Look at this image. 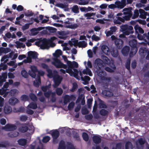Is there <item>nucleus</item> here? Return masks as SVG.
Segmentation results:
<instances>
[{"mask_svg": "<svg viewBox=\"0 0 149 149\" xmlns=\"http://www.w3.org/2000/svg\"><path fill=\"white\" fill-rule=\"evenodd\" d=\"M93 66L96 69V72L97 74L100 77L101 79L107 81V82L105 83V84L106 87H108L109 84L111 81V79L110 77L105 76L106 73L102 68L104 66L103 61L99 58L96 59L95 61Z\"/></svg>", "mask_w": 149, "mask_h": 149, "instance_id": "f257e3e1", "label": "nucleus"}, {"mask_svg": "<svg viewBox=\"0 0 149 149\" xmlns=\"http://www.w3.org/2000/svg\"><path fill=\"white\" fill-rule=\"evenodd\" d=\"M49 67L47 65V72L48 74H47V76L50 78H53L54 82V84L53 85L54 88L57 87L61 83L62 80V77L59 76L57 71L54 70L52 72V71L48 69Z\"/></svg>", "mask_w": 149, "mask_h": 149, "instance_id": "f03ea898", "label": "nucleus"}, {"mask_svg": "<svg viewBox=\"0 0 149 149\" xmlns=\"http://www.w3.org/2000/svg\"><path fill=\"white\" fill-rule=\"evenodd\" d=\"M120 28L123 33L126 35H128L134 33L133 28L132 26L123 25L120 26Z\"/></svg>", "mask_w": 149, "mask_h": 149, "instance_id": "7ed1b4c3", "label": "nucleus"}, {"mask_svg": "<svg viewBox=\"0 0 149 149\" xmlns=\"http://www.w3.org/2000/svg\"><path fill=\"white\" fill-rule=\"evenodd\" d=\"M35 45L42 49H45L47 46V40L45 38H41L35 42Z\"/></svg>", "mask_w": 149, "mask_h": 149, "instance_id": "20e7f679", "label": "nucleus"}, {"mask_svg": "<svg viewBox=\"0 0 149 149\" xmlns=\"http://www.w3.org/2000/svg\"><path fill=\"white\" fill-rule=\"evenodd\" d=\"M9 58L8 56L7 55H5L3 56L1 59V67H2V69L4 70L7 68V66L4 65V63H6L8 61V58Z\"/></svg>", "mask_w": 149, "mask_h": 149, "instance_id": "39448f33", "label": "nucleus"}, {"mask_svg": "<svg viewBox=\"0 0 149 149\" xmlns=\"http://www.w3.org/2000/svg\"><path fill=\"white\" fill-rule=\"evenodd\" d=\"M115 4L116 5V8L122 9L126 6V0H121V2L119 1H116Z\"/></svg>", "mask_w": 149, "mask_h": 149, "instance_id": "423d86ee", "label": "nucleus"}, {"mask_svg": "<svg viewBox=\"0 0 149 149\" xmlns=\"http://www.w3.org/2000/svg\"><path fill=\"white\" fill-rule=\"evenodd\" d=\"M52 136L53 137V142L55 143L57 139L59 137L60 134L59 131L57 130H54L52 133Z\"/></svg>", "mask_w": 149, "mask_h": 149, "instance_id": "0eeeda50", "label": "nucleus"}, {"mask_svg": "<svg viewBox=\"0 0 149 149\" xmlns=\"http://www.w3.org/2000/svg\"><path fill=\"white\" fill-rule=\"evenodd\" d=\"M31 70L29 71L30 75L32 77H35L36 76V72L38 71L36 67L33 66H31L30 67Z\"/></svg>", "mask_w": 149, "mask_h": 149, "instance_id": "6e6552de", "label": "nucleus"}, {"mask_svg": "<svg viewBox=\"0 0 149 149\" xmlns=\"http://www.w3.org/2000/svg\"><path fill=\"white\" fill-rule=\"evenodd\" d=\"M115 43L118 49H120L123 47V41L122 40L117 38L115 41Z\"/></svg>", "mask_w": 149, "mask_h": 149, "instance_id": "1a4fd4ad", "label": "nucleus"}, {"mask_svg": "<svg viewBox=\"0 0 149 149\" xmlns=\"http://www.w3.org/2000/svg\"><path fill=\"white\" fill-rule=\"evenodd\" d=\"M93 140L95 143L98 144L101 143L102 139L100 136L94 135L93 137Z\"/></svg>", "mask_w": 149, "mask_h": 149, "instance_id": "9d476101", "label": "nucleus"}, {"mask_svg": "<svg viewBox=\"0 0 149 149\" xmlns=\"http://www.w3.org/2000/svg\"><path fill=\"white\" fill-rule=\"evenodd\" d=\"M134 28L136 34L139 33L143 34L144 32V30L142 28L140 27L138 24L135 25L134 27Z\"/></svg>", "mask_w": 149, "mask_h": 149, "instance_id": "9b49d317", "label": "nucleus"}, {"mask_svg": "<svg viewBox=\"0 0 149 149\" xmlns=\"http://www.w3.org/2000/svg\"><path fill=\"white\" fill-rule=\"evenodd\" d=\"M132 8L131 7L127 8H125L123 9L124 11L123 14L125 15H132Z\"/></svg>", "mask_w": 149, "mask_h": 149, "instance_id": "f8f14e48", "label": "nucleus"}, {"mask_svg": "<svg viewBox=\"0 0 149 149\" xmlns=\"http://www.w3.org/2000/svg\"><path fill=\"white\" fill-rule=\"evenodd\" d=\"M16 127L14 125L8 124L4 127V129L6 131L13 130L16 129Z\"/></svg>", "mask_w": 149, "mask_h": 149, "instance_id": "ddd939ff", "label": "nucleus"}, {"mask_svg": "<svg viewBox=\"0 0 149 149\" xmlns=\"http://www.w3.org/2000/svg\"><path fill=\"white\" fill-rule=\"evenodd\" d=\"M130 50V47L126 46L124 47L122 49V53L123 55L126 56L128 54Z\"/></svg>", "mask_w": 149, "mask_h": 149, "instance_id": "4468645a", "label": "nucleus"}, {"mask_svg": "<svg viewBox=\"0 0 149 149\" xmlns=\"http://www.w3.org/2000/svg\"><path fill=\"white\" fill-rule=\"evenodd\" d=\"M61 63L60 60L56 58L52 62V64L57 68H60Z\"/></svg>", "mask_w": 149, "mask_h": 149, "instance_id": "2eb2a0df", "label": "nucleus"}, {"mask_svg": "<svg viewBox=\"0 0 149 149\" xmlns=\"http://www.w3.org/2000/svg\"><path fill=\"white\" fill-rule=\"evenodd\" d=\"M102 93L103 95L107 97H111L112 96L113 94V93L109 91L104 90L102 91Z\"/></svg>", "mask_w": 149, "mask_h": 149, "instance_id": "dca6fc26", "label": "nucleus"}, {"mask_svg": "<svg viewBox=\"0 0 149 149\" xmlns=\"http://www.w3.org/2000/svg\"><path fill=\"white\" fill-rule=\"evenodd\" d=\"M101 49L103 53L106 55H107L109 52V50L108 47L105 45L102 46Z\"/></svg>", "mask_w": 149, "mask_h": 149, "instance_id": "f3484780", "label": "nucleus"}, {"mask_svg": "<svg viewBox=\"0 0 149 149\" xmlns=\"http://www.w3.org/2000/svg\"><path fill=\"white\" fill-rule=\"evenodd\" d=\"M111 54L114 57H116L118 55V51L116 49L113 48L111 50Z\"/></svg>", "mask_w": 149, "mask_h": 149, "instance_id": "a211bd4d", "label": "nucleus"}, {"mask_svg": "<svg viewBox=\"0 0 149 149\" xmlns=\"http://www.w3.org/2000/svg\"><path fill=\"white\" fill-rule=\"evenodd\" d=\"M28 56L31 58H36L38 56V54L35 52L30 51L28 53Z\"/></svg>", "mask_w": 149, "mask_h": 149, "instance_id": "6ab92c4d", "label": "nucleus"}, {"mask_svg": "<svg viewBox=\"0 0 149 149\" xmlns=\"http://www.w3.org/2000/svg\"><path fill=\"white\" fill-rule=\"evenodd\" d=\"M131 49L130 54V56H133L136 53L137 51V47H131Z\"/></svg>", "mask_w": 149, "mask_h": 149, "instance_id": "aec40b11", "label": "nucleus"}, {"mask_svg": "<svg viewBox=\"0 0 149 149\" xmlns=\"http://www.w3.org/2000/svg\"><path fill=\"white\" fill-rule=\"evenodd\" d=\"M82 73L84 74H88L90 76H92L93 75V74L91 70L87 68L82 71Z\"/></svg>", "mask_w": 149, "mask_h": 149, "instance_id": "412c9836", "label": "nucleus"}, {"mask_svg": "<svg viewBox=\"0 0 149 149\" xmlns=\"http://www.w3.org/2000/svg\"><path fill=\"white\" fill-rule=\"evenodd\" d=\"M129 45L131 47H136L137 42L136 40L133 39L129 41Z\"/></svg>", "mask_w": 149, "mask_h": 149, "instance_id": "4be33fe9", "label": "nucleus"}, {"mask_svg": "<svg viewBox=\"0 0 149 149\" xmlns=\"http://www.w3.org/2000/svg\"><path fill=\"white\" fill-rule=\"evenodd\" d=\"M58 149H66L65 143L64 141H60Z\"/></svg>", "mask_w": 149, "mask_h": 149, "instance_id": "5701e85b", "label": "nucleus"}, {"mask_svg": "<svg viewBox=\"0 0 149 149\" xmlns=\"http://www.w3.org/2000/svg\"><path fill=\"white\" fill-rule=\"evenodd\" d=\"M99 113L102 116H107L109 114V111L105 109H102L100 111Z\"/></svg>", "mask_w": 149, "mask_h": 149, "instance_id": "b1692460", "label": "nucleus"}, {"mask_svg": "<svg viewBox=\"0 0 149 149\" xmlns=\"http://www.w3.org/2000/svg\"><path fill=\"white\" fill-rule=\"evenodd\" d=\"M18 55L17 54L15 53L14 52H11L9 54L8 56L9 58H11L12 60H13L16 59Z\"/></svg>", "mask_w": 149, "mask_h": 149, "instance_id": "393cba45", "label": "nucleus"}, {"mask_svg": "<svg viewBox=\"0 0 149 149\" xmlns=\"http://www.w3.org/2000/svg\"><path fill=\"white\" fill-rule=\"evenodd\" d=\"M139 12L140 14V17L141 18H145L146 14L147 13L145 12L144 10L141 9H140Z\"/></svg>", "mask_w": 149, "mask_h": 149, "instance_id": "a878e982", "label": "nucleus"}, {"mask_svg": "<svg viewBox=\"0 0 149 149\" xmlns=\"http://www.w3.org/2000/svg\"><path fill=\"white\" fill-rule=\"evenodd\" d=\"M81 79L82 81H84L85 83H84V84H86L88 83V81L91 79V78L88 76H85L84 78L83 77H81Z\"/></svg>", "mask_w": 149, "mask_h": 149, "instance_id": "bb28decb", "label": "nucleus"}, {"mask_svg": "<svg viewBox=\"0 0 149 149\" xmlns=\"http://www.w3.org/2000/svg\"><path fill=\"white\" fill-rule=\"evenodd\" d=\"M95 13H87L85 14V16L87 17L86 19H94V18L91 17L95 15Z\"/></svg>", "mask_w": 149, "mask_h": 149, "instance_id": "cd10ccee", "label": "nucleus"}, {"mask_svg": "<svg viewBox=\"0 0 149 149\" xmlns=\"http://www.w3.org/2000/svg\"><path fill=\"white\" fill-rule=\"evenodd\" d=\"M18 100L15 98H10L9 100V103L12 105H14L18 103Z\"/></svg>", "mask_w": 149, "mask_h": 149, "instance_id": "c85d7f7f", "label": "nucleus"}, {"mask_svg": "<svg viewBox=\"0 0 149 149\" xmlns=\"http://www.w3.org/2000/svg\"><path fill=\"white\" fill-rule=\"evenodd\" d=\"M70 95H66L64 97L63 103L65 105L67 104L68 102H70Z\"/></svg>", "mask_w": 149, "mask_h": 149, "instance_id": "c756f323", "label": "nucleus"}, {"mask_svg": "<svg viewBox=\"0 0 149 149\" xmlns=\"http://www.w3.org/2000/svg\"><path fill=\"white\" fill-rule=\"evenodd\" d=\"M15 43L16 44V47L17 48H24L25 47L24 44L18 41H16Z\"/></svg>", "mask_w": 149, "mask_h": 149, "instance_id": "7c9ffc66", "label": "nucleus"}, {"mask_svg": "<svg viewBox=\"0 0 149 149\" xmlns=\"http://www.w3.org/2000/svg\"><path fill=\"white\" fill-rule=\"evenodd\" d=\"M78 45L79 47L84 48L86 46L87 44L85 41H79L78 43Z\"/></svg>", "mask_w": 149, "mask_h": 149, "instance_id": "2f4dec72", "label": "nucleus"}, {"mask_svg": "<svg viewBox=\"0 0 149 149\" xmlns=\"http://www.w3.org/2000/svg\"><path fill=\"white\" fill-rule=\"evenodd\" d=\"M62 52L60 49L56 50L55 52V53L53 54V56L54 57L58 58L62 54Z\"/></svg>", "mask_w": 149, "mask_h": 149, "instance_id": "473e14b6", "label": "nucleus"}, {"mask_svg": "<svg viewBox=\"0 0 149 149\" xmlns=\"http://www.w3.org/2000/svg\"><path fill=\"white\" fill-rule=\"evenodd\" d=\"M79 25V24H71L70 25H67L66 26V27L71 29H75L77 28Z\"/></svg>", "mask_w": 149, "mask_h": 149, "instance_id": "72a5a7b5", "label": "nucleus"}, {"mask_svg": "<svg viewBox=\"0 0 149 149\" xmlns=\"http://www.w3.org/2000/svg\"><path fill=\"white\" fill-rule=\"evenodd\" d=\"M57 39V38L54 36L52 37L50 39H47V49L49 48V42H53L54 41Z\"/></svg>", "mask_w": 149, "mask_h": 149, "instance_id": "f704fd0d", "label": "nucleus"}, {"mask_svg": "<svg viewBox=\"0 0 149 149\" xmlns=\"http://www.w3.org/2000/svg\"><path fill=\"white\" fill-rule=\"evenodd\" d=\"M40 30V28H38L37 29H34L31 30V35L33 36L36 35L38 33V31Z\"/></svg>", "mask_w": 149, "mask_h": 149, "instance_id": "c9c22d12", "label": "nucleus"}, {"mask_svg": "<svg viewBox=\"0 0 149 149\" xmlns=\"http://www.w3.org/2000/svg\"><path fill=\"white\" fill-rule=\"evenodd\" d=\"M40 84V79L38 77L36 80L34 81V85L36 87H38L39 86Z\"/></svg>", "mask_w": 149, "mask_h": 149, "instance_id": "e433bc0d", "label": "nucleus"}, {"mask_svg": "<svg viewBox=\"0 0 149 149\" xmlns=\"http://www.w3.org/2000/svg\"><path fill=\"white\" fill-rule=\"evenodd\" d=\"M82 136L83 139L85 141H87L89 139V136L88 134L86 132H83Z\"/></svg>", "mask_w": 149, "mask_h": 149, "instance_id": "4c0bfd02", "label": "nucleus"}, {"mask_svg": "<svg viewBox=\"0 0 149 149\" xmlns=\"http://www.w3.org/2000/svg\"><path fill=\"white\" fill-rule=\"evenodd\" d=\"M67 149H75L73 145L70 142H67Z\"/></svg>", "mask_w": 149, "mask_h": 149, "instance_id": "58836bf2", "label": "nucleus"}, {"mask_svg": "<svg viewBox=\"0 0 149 149\" xmlns=\"http://www.w3.org/2000/svg\"><path fill=\"white\" fill-rule=\"evenodd\" d=\"M36 40V39L32 38L28 40L26 43V44L28 47L30 46L31 44V42H33Z\"/></svg>", "mask_w": 149, "mask_h": 149, "instance_id": "ea45409f", "label": "nucleus"}, {"mask_svg": "<svg viewBox=\"0 0 149 149\" xmlns=\"http://www.w3.org/2000/svg\"><path fill=\"white\" fill-rule=\"evenodd\" d=\"M4 111L6 113H8L12 111V109L9 107H5L4 109Z\"/></svg>", "mask_w": 149, "mask_h": 149, "instance_id": "a19ab883", "label": "nucleus"}, {"mask_svg": "<svg viewBox=\"0 0 149 149\" xmlns=\"http://www.w3.org/2000/svg\"><path fill=\"white\" fill-rule=\"evenodd\" d=\"M56 92L57 94L58 95H61L63 93V90L61 88H57L56 89Z\"/></svg>", "mask_w": 149, "mask_h": 149, "instance_id": "79ce46f5", "label": "nucleus"}, {"mask_svg": "<svg viewBox=\"0 0 149 149\" xmlns=\"http://www.w3.org/2000/svg\"><path fill=\"white\" fill-rule=\"evenodd\" d=\"M47 30H48L51 33H55L56 31V29L54 28L49 26H47Z\"/></svg>", "mask_w": 149, "mask_h": 149, "instance_id": "37998d69", "label": "nucleus"}, {"mask_svg": "<svg viewBox=\"0 0 149 149\" xmlns=\"http://www.w3.org/2000/svg\"><path fill=\"white\" fill-rule=\"evenodd\" d=\"M8 93V92H7L6 90L4 89L3 88L0 90V95H3L4 97H5L7 94Z\"/></svg>", "mask_w": 149, "mask_h": 149, "instance_id": "c03bdc74", "label": "nucleus"}, {"mask_svg": "<svg viewBox=\"0 0 149 149\" xmlns=\"http://www.w3.org/2000/svg\"><path fill=\"white\" fill-rule=\"evenodd\" d=\"M130 60L127 59L125 64V67L129 70H130Z\"/></svg>", "mask_w": 149, "mask_h": 149, "instance_id": "a18cd8bd", "label": "nucleus"}, {"mask_svg": "<svg viewBox=\"0 0 149 149\" xmlns=\"http://www.w3.org/2000/svg\"><path fill=\"white\" fill-rule=\"evenodd\" d=\"M102 59L103 60V64L104 63L107 64L109 63V59L107 57L105 56H102Z\"/></svg>", "mask_w": 149, "mask_h": 149, "instance_id": "49530a36", "label": "nucleus"}, {"mask_svg": "<svg viewBox=\"0 0 149 149\" xmlns=\"http://www.w3.org/2000/svg\"><path fill=\"white\" fill-rule=\"evenodd\" d=\"M139 16V12L138 10H135L134 12L132 18L133 19L136 18L137 17Z\"/></svg>", "mask_w": 149, "mask_h": 149, "instance_id": "de8ad7c7", "label": "nucleus"}, {"mask_svg": "<svg viewBox=\"0 0 149 149\" xmlns=\"http://www.w3.org/2000/svg\"><path fill=\"white\" fill-rule=\"evenodd\" d=\"M93 101V99L91 98H89L87 100V104L89 108L91 107Z\"/></svg>", "mask_w": 149, "mask_h": 149, "instance_id": "09e8293b", "label": "nucleus"}, {"mask_svg": "<svg viewBox=\"0 0 149 149\" xmlns=\"http://www.w3.org/2000/svg\"><path fill=\"white\" fill-rule=\"evenodd\" d=\"M72 10L75 13H77L79 12V8L77 5H75L72 8Z\"/></svg>", "mask_w": 149, "mask_h": 149, "instance_id": "8fccbe9b", "label": "nucleus"}, {"mask_svg": "<svg viewBox=\"0 0 149 149\" xmlns=\"http://www.w3.org/2000/svg\"><path fill=\"white\" fill-rule=\"evenodd\" d=\"M75 103L73 102L70 103L68 106V109L69 110H71L74 107Z\"/></svg>", "mask_w": 149, "mask_h": 149, "instance_id": "3c124183", "label": "nucleus"}, {"mask_svg": "<svg viewBox=\"0 0 149 149\" xmlns=\"http://www.w3.org/2000/svg\"><path fill=\"white\" fill-rule=\"evenodd\" d=\"M78 88V85L76 83H74L72 84V87L70 91L72 92L74 91Z\"/></svg>", "mask_w": 149, "mask_h": 149, "instance_id": "603ef678", "label": "nucleus"}, {"mask_svg": "<svg viewBox=\"0 0 149 149\" xmlns=\"http://www.w3.org/2000/svg\"><path fill=\"white\" fill-rule=\"evenodd\" d=\"M8 38H15L16 36L15 34H13L12 35L9 33H8L5 35Z\"/></svg>", "mask_w": 149, "mask_h": 149, "instance_id": "864d4df0", "label": "nucleus"}, {"mask_svg": "<svg viewBox=\"0 0 149 149\" xmlns=\"http://www.w3.org/2000/svg\"><path fill=\"white\" fill-rule=\"evenodd\" d=\"M28 107L30 108L35 109L37 107V106L35 103H32L29 104L28 106Z\"/></svg>", "mask_w": 149, "mask_h": 149, "instance_id": "5fc2aeb1", "label": "nucleus"}, {"mask_svg": "<svg viewBox=\"0 0 149 149\" xmlns=\"http://www.w3.org/2000/svg\"><path fill=\"white\" fill-rule=\"evenodd\" d=\"M18 143L21 145L24 146L26 144V141L24 139H22L19 140L18 141Z\"/></svg>", "mask_w": 149, "mask_h": 149, "instance_id": "6e6d98bb", "label": "nucleus"}, {"mask_svg": "<svg viewBox=\"0 0 149 149\" xmlns=\"http://www.w3.org/2000/svg\"><path fill=\"white\" fill-rule=\"evenodd\" d=\"M132 144L131 142L129 141H127L125 145V149H130V147L132 146Z\"/></svg>", "mask_w": 149, "mask_h": 149, "instance_id": "4d7b16f0", "label": "nucleus"}, {"mask_svg": "<svg viewBox=\"0 0 149 149\" xmlns=\"http://www.w3.org/2000/svg\"><path fill=\"white\" fill-rule=\"evenodd\" d=\"M73 70L74 72L73 71V72L72 73L73 74L72 76H73L76 78H77V77L78 75V71L77 69L75 68L73 69Z\"/></svg>", "mask_w": 149, "mask_h": 149, "instance_id": "13d9d810", "label": "nucleus"}, {"mask_svg": "<svg viewBox=\"0 0 149 149\" xmlns=\"http://www.w3.org/2000/svg\"><path fill=\"white\" fill-rule=\"evenodd\" d=\"M72 68H68L66 70V72L68 73H69L70 74V75L71 76H73V74H72L73 72V71L72 70Z\"/></svg>", "mask_w": 149, "mask_h": 149, "instance_id": "bf43d9fd", "label": "nucleus"}, {"mask_svg": "<svg viewBox=\"0 0 149 149\" xmlns=\"http://www.w3.org/2000/svg\"><path fill=\"white\" fill-rule=\"evenodd\" d=\"M0 77V83H1V82L5 81V79L7 78V74H5L2 77Z\"/></svg>", "mask_w": 149, "mask_h": 149, "instance_id": "052dcab7", "label": "nucleus"}, {"mask_svg": "<svg viewBox=\"0 0 149 149\" xmlns=\"http://www.w3.org/2000/svg\"><path fill=\"white\" fill-rule=\"evenodd\" d=\"M82 113L83 115L88 114L89 113L88 110L86 108H82L81 109Z\"/></svg>", "mask_w": 149, "mask_h": 149, "instance_id": "680f3d73", "label": "nucleus"}, {"mask_svg": "<svg viewBox=\"0 0 149 149\" xmlns=\"http://www.w3.org/2000/svg\"><path fill=\"white\" fill-rule=\"evenodd\" d=\"M31 58L28 56L26 59L24 60L23 62L25 63H31Z\"/></svg>", "mask_w": 149, "mask_h": 149, "instance_id": "e2e57ef3", "label": "nucleus"}, {"mask_svg": "<svg viewBox=\"0 0 149 149\" xmlns=\"http://www.w3.org/2000/svg\"><path fill=\"white\" fill-rule=\"evenodd\" d=\"M21 74L23 77H26L28 76V74L26 71L24 70H23L21 72Z\"/></svg>", "mask_w": 149, "mask_h": 149, "instance_id": "0e129e2a", "label": "nucleus"}, {"mask_svg": "<svg viewBox=\"0 0 149 149\" xmlns=\"http://www.w3.org/2000/svg\"><path fill=\"white\" fill-rule=\"evenodd\" d=\"M138 142L140 145H143L145 143V140L144 139H143L142 138H141L139 139Z\"/></svg>", "mask_w": 149, "mask_h": 149, "instance_id": "69168bd1", "label": "nucleus"}, {"mask_svg": "<svg viewBox=\"0 0 149 149\" xmlns=\"http://www.w3.org/2000/svg\"><path fill=\"white\" fill-rule=\"evenodd\" d=\"M93 117V116L91 114L87 115L85 116V118L86 119L88 120H91Z\"/></svg>", "mask_w": 149, "mask_h": 149, "instance_id": "338daca9", "label": "nucleus"}, {"mask_svg": "<svg viewBox=\"0 0 149 149\" xmlns=\"http://www.w3.org/2000/svg\"><path fill=\"white\" fill-rule=\"evenodd\" d=\"M99 107L100 108L106 109L107 107V105L102 103H100L99 104Z\"/></svg>", "mask_w": 149, "mask_h": 149, "instance_id": "774afa93", "label": "nucleus"}]
</instances>
